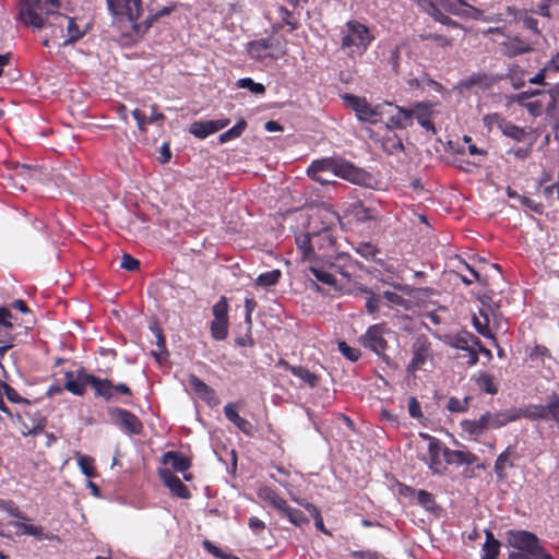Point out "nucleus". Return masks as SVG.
I'll return each mask as SVG.
<instances>
[{
    "label": "nucleus",
    "mask_w": 559,
    "mask_h": 559,
    "mask_svg": "<svg viewBox=\"0 0 559 559\" xmlns=\"http://www.w3.org/2000/svg\"><path fill=\"white\" fill-rule=\"evenodd\" d=\"M507 543L514 549L509 552V559H554L531 532L510 530L507 532Z\"/></svg>",
    "instance_id": "nucleus-1"
},
{
    "label": "nucleus",
    "mask_w": 559,
    "mask_h": 559,
    "mask_svg": "<svg viewBox=\"0 0 559 559\" xmlns=\"http://www.w3.org/2000/svg\"><path fill=\"white\" fill-rule=\"evenodd\" d=\"M59 8V0H21L19 16L25 25L43 28L53 22Z\"/></svg>",
    "instance_id": "nucleus-2"
},
{
    "label": "nucleus",
    "mask_w": 559,
    "mask_h": 559,
    "mask_svg": "<svg viewBox=\"0 0 559 559\" xmlns=\"http://www.w3.org/2000/svg\"><path fill=\"white\" fill-rule=\"evenodd\" d=\"M311 173L336 174L337 177L358 185L365 182L367 178L366 171L340 157L313 160L307 169V174Z\"/></svg>",
    "instance_id": "nucleus-3"
},
{
    "label": "nucleus",
    "mask_w": 559,
    "mask_h": 559,
    "mask_svg": "<svg viewBox=\"0 0 559 559\" xmlns=\"http://www.w3.org/2000/svg\"><path fill=\"white\" fill-rule=\"evenodd\" d=\"M372 40L373 36L367 26L357 21H349L343 31L341 46L349 57L361 56Z\"/></svg>",
    "instance_id": "nucleus-4"
},
{
    "label": "nucleus",
    "mask_w": 559,
    "mask_h": 559,
    "mask_svg": "<svg viewBox=\"0 0 559 559\" xmlns=\"http://www.w3.org/2000/svg\"><path fill=\"white\" fill-rule=\"evenodd\" d=\"M345 105L355 111L359 121L376 124L380 121L385 106H391V103H384L372 106L366 98L353 94H345L343 96Z\"/></svg>",
    "instance_id": "nucleus-5"
},
{
    "label": "nucleus",
    "mask_w": 559,
    "mask_h": 559,
    "mask_svg": "<svg viewBox=\"0 0 559 559\" xmlns=\"http://www.w3.org/2000/svg\"><path fill=\"white\" fill-rule=\"evenodd\" d=\"M108 10L119 20L123 19L130 25L132 33V24L136 23L142 12L141 0H106Z\"/></svg>",
    "instance_id": "nucleus-6"
},
{
    "label": "nucleus",
    "mask_w": 559,
    "mask_h": 559,
    "mask_svg": "<svg viewBox=\"0 0 559 559\" xmlns=\"http://www.w3.org/2000/svg\"><path fill=\"white\" fill-rule=\"evenodd\" d=\"M389 332L385 324H373L369 326L366 333L360 337V342L365 348L376 353L378 356L384 355L388 348V342L384 338Z\"/></svg>",
    "instance_id": "nucleus-7"
},
{
    "label": "nucleus",
    "mask_w": 559,
    "mask_h": 559,
    "mask_svg": "<svg viewBox=\"0 0 559 559\" xmlns=\"http://www.w3.org/2000/svg\"><path fill=\"white\" fill-rule=\"evenodd\" d=\"M107 413L111 421L122 430L132 435H140L142 432L143 425L141 420L131 412L119 407H109Z\"/></svg>",
    "instance_id": "nucleus-8"
},
{
    "label": "nucleus",
    "mask_w": 559,
    "mask_h": 559,
    "mask_svg": "<svg viewBox=\"0 0 559 559\" xmlns=\"http://www.w3.org/2000/svg\"><path fill=\"white\" fill-rule=\"evenodd\" d=\"M49 26L59 28L61 37H64L63 46L79 40L84 35V32L79 29L74 19L60 13L53 15V22H50Z\"/></svg>",
    "instance_id": "nucleus-9"
},
{
    "label": "nucleus",
    "mask_w": 559,
    "mask_h": 559,
    "mask_svg": "<svg viewBox=\"0 0 559 559\" xmlns=\"http://www.w3.org/2000/svg\"><path fill=\"white\" fill-rule=\"evenodd\" d=\"M447 10L457 16L468 17L473 20H481L485 22L496 21L492 17H485L481 10L469 5L465 0L450 1L445 5Z\"/></svg>",
    "instance_id": "nucleus-10"
},
{
    "label": "nucleus",
    "mask_w": 559,
    "mask_h": 559,
    "mask_svg": "<svg viewBox=\"0 0 559 559\" xmlns=\"http://www.w3.org/2000/svg\"><path fill=\"white\" fill-rule=\"evenodd\" d=\"M230 123L229 119L200 120L190 124L189 132L198 139H205Z\"/></svg>",
    "instance_id": "nucleus-11"
},
{
    "label": "nucleus",
    "mask_w": 559,
    "mask_h": 559,
    "mask_svg": "<svg viewBox=\"0 0 559 559\" xmlns=\"http://www.w3.org/2000/svg\"><path fill=\"white\" fill-rule=\"evenodd\" d=\"M176 9V5H165L160 9H158L155 13L147 16L142 23H133L132 24V33L131 32H124L123 35L129 38L139 37L142 36L152 25L153 23L162 16L169 15L171 12H174Z\"/></svg>",
    "instance_id": "nucleus-12"
},
{
    "label": "nucleus",
    "mask_w": 559,
    "mask_h": 559,
    "mask_svg": "<svg viewBox=\"0 0 559 559\" xmlns=\"http://www.w3.org/2000/svg\"><path fill=\"white\" fill-rule=\"evenodd\" d=\"M159 477L163 484L169 488V490L178 498L188 499L190 498V491L188 487L177 477L170 469L160 468Z\"/></svg>",
    "instance_id": "nucleus-13"
},
{
    "label": "nucleus",
    "mask_w": 559,
    "mask_h": 559,
    "mask_svg": "<svg viewBox=\"0 0 559 559\" xmlns=\"http://www.w3.org/2000/svg\"><path fill=\"white\" fill-rule=\"evenodd\" d=\"M189 385L192 391L204 402H206L210 406H216L219 403V400L215 393V391L207 385L204 381L198 378L194 374L189 377Z\"/></svg>",
    "instance_id": "nucleus-14"
},
{
    "label": "nucleus",
    "mask_w": 559,
    "mask_h": 559,
    "mask_svg": "<svg viewBox=\"0 0 559 559\" xmlns=\"http://www.w3.org/2000/svg\"><path fill=\"white\" fill-rule=\"evenodd\" d=\"M25 415L31 420V424H27L23 420L21 415H16V420L22 425V435L23 436H37L39 435L47 425V419L38 412L32 414L26 412Z\"/></svg>",
    "instance_id": "nucleus-15"
},
{
    "label": "nucleus",
    "mask_w": 559,
    "mask_h": 559,
    "mask_svg": "<svg viewBox=\"0 0 559 559\" xmlns=\"http://www.w3.org/2000/svg\"><path fill=\"white\" fill-rule=\"evenodd\" d=\"M486 420L489 429H498L508 423L514 421L521 417V411L518 408H510L496 413H485Z\"/></svg>",
    "instance_id": "nucleus-16"
},
{
    "label": "nucleus",
    "mask_w": 559,
    "mask_h": 559,
    "mask_svg": "<svg viewBox=\"0 0 559 559\" xmlns=\"http://www.w3.org/2000/svg\"><path fill=\"white\" fill-rule=\"evenodd\" d=\"M238 403H227L224 406V414L226 418L233 423L240 431H242L245 435L250 436L253 432V426L252 424L247 420L246 418L241 417L238 414Z\"/></svg>",
    "instance_id": "nucleus-17"
},
{
    "label": "nucleus",
    "mask_w": 559,
    "mask_h": 559,
    "mask_svg": "<svg viewBox=\"0 0 559 559\" xmlns=\"http://www.w3.org/2000/svg\"><path fill=\"white\" fill-rule=\"evenodd\" d=\"M442 455L449 465H472L477 462L478 457L469 451L451 450L443 448Z\"/></svg>",
    "instance_id": "nucleus-18"
},
{
    "label": "nucleus",
    "mask_w": 559,
    "mask_h": 559,
    "mask_svg": "<svg viewBox=\"0 0 559 559\" xmlns=\"http://www.w3.org/2000/svg\"><path fill=\"white\" fill-rule=\"evenodd\" d=\"M92 374L85 373L83 370L78 372L74 377L72 371L64 373V388L74 395L82 396L85 392V386L88 385L87 377Z\"/></svg>",
    "instance_id": "nucleus-19"
},
{
    "label": "nucleus",
    "mask_w": 559,
    "mask_h": 559,
    "mask_svg": "<svg viewBox=\"0 0 559 559\" xmlns=\"http://www.w3.org/2000/svg\"><path fill=\"white\" fill-rule=\"evenodd\" d=\"M535 41L524 40L518 36L508 37V40L502 43L503 53L508 57L528 52L533 49Z\"/></svg>",
    "instance_id": "nucleus-20"
},
{
    "label": "nucleus",
    "mask_w": 559,
    "mask_h": 559,
    "mask_svg": "<svg viewBox=\"0 0 559 559\" xmlns=\"http://www.w3.org/2000/svg\"><path fill=\"white\" fill-rule=\"evenodd\" d=\"M551 405L552 393L547 396L546 404L531 405L525 412H521V416L530 420H549Z\"/></svg>",
    "instance_id": "nucleus-21"
},
{
    "label": "nucleus",
    "mask_w": 559,
    "mask_h": 559,
    "mask_svg": "<svg viewBox=\"0 0 559 559\" xmlns=\"http://www.w3.org/2000/svg\"><path fill=\"white\" fill-rule=\"evenodd\" d=\"M420 437L429 441L428 444V453L430 459L429 467L432 469L435 474H442V472L439 469V466L441 465L440 454L443 451V448H441V443L439 440L430 437L427 433H420Z\"/></svg>",
    "instance_id": "nucleus-22"
},
{
    "label": "nucleus",
    "mask_w": 559,
    "mask_h": 559,
    "mask_svg": "<svg viewBox=\"0 0 559 559\" xmlns=\"http://www.w3.org/2000/svg\"><path fill=\"white\" fill-rule=\"evenodd\" d=\"M550 102L546 106V115L552 122V130H559V84H556L549 91Z\"/></svg>",
    "instance_id": "nucleus-23"
},
{
    "label": "nucleus",
    "mask_w": 559,
    "mask_h": 559,
    "mask_svg": "<svg viewBox=\"0 0 559 559\" xmlns=\"http://www.w3.org/2000/svg\"><path fill=\"white\" fill-rule=\"evenodd\" d=\"M88 385L95 391V396L109 401L114 396V384L108 379H99L95 376L87 377Z\"/></svg>",
    "instance_id": "nucleus-24"
},
{
    "label": "nucleus",
    "mask_w": 559,
    "mask_h": 559,
    "mask_svg": "<svg viewBox=\"0 0 559 559\" xmlns=\"http://www.w3.org/2000/svg\"><path fill=\"white\" fill-rule=\"evenodd\" d=\"M401 492L405 496H416L417 503L429 512H433L438 508L433 496L426 490L416 491L411 487H405Z\"/></svg>",
    "instance_id": "nucleus-25"
},
{
    "label": "nucleus",
    "mask_w": 559,
    "mask_h": 559,
    "mask_svg": "<svg viewBox=\"0 0 559 559\" xmlns=\"http://www.w3.org/2000/svg\"><path fill=\"white\" fill-rule=\"evenodd\" d=\"M273 48V44L270 39H259L249 43L248 53L251 58L257 60H263L271 56L270 50Z\"/></svg>",
    "instance_id": "nucleus-26"
},
{
    "label": "nucleus",
    "mask_w": 559,
    "mask_h": 559,
    "mask_svg": "<svg viewBox=\"0 0 559 559\" xmlns=\"http://www.w3.org/2000/svg\"><path fill=\"white\" fill-rule=\"evenodd\" d=\"M258 496L262 500H264L265 502L271 504L273 508H275L281 514L283 513V511L285 510V508L288 504L287 501L284 498L280 497L275 492V490H273L270 487H262L259 490Z\"/></svg>",
    "instance_id": "nucleus-27"
},
{
    "label": "nucleus",
    "mask_w": 559,
    "mask_h": 559,
    "mask_svg": "<svg viewBox=\"0 0 559 559\" xmlns=\"http://www.w3.org/2000/svg\"><path fill=\"white\" fill-rule=\"evenodd\" d=\"M495 82L496 80L493 79V76L479 72L473 73L472 75L467 76L464 81H462V86L465 88L478 86L485 91L492 86Z\"/></svg>",
    "instance_id": "nucleus-28"
},
{
    "label": "nucleus",
    "mask_w": 559,
    "mask_h": 559,
    "mask_svg": "<svg viewBox=\"0 0 559 559\" xmlns=\"http://www.w3.org/2000/svg\"><path fill=\"white\" fill-rule=\"evenodd\" d=\"M164 464H170L177 472H185L190 467V461L179 452L169 451L163 455Z\"/></svg>",
    "instance_id": "nucleus-29"
},
{
    "label": "nucleus",
    "mask_w": 559,
    "mask_h": 559,
    "mask_svg": "<svg viewBox=\"0 0 559 559\" xmlns=\"http://www.w3.org/2000/svg\"><path fill=\"white\" fill-rule=\"evenodd\" d=\"M477 386L487 394L498 393V386L493 382V377L487 372H478L473 377Z\"/></svg>",
    "instance_id": "nucleus-30"
},
{
    "label": "nucleus",
    "mask_w": 559,
    "mask_h": 559,
    "mask_svg": "<svg viewBox=\"0 0 559 559\" xmlns=\"http://www.w3.org/2000/svg\"><path fill=\"white\" fill-rule=\"evenodd\" d=\"M499 130L503 133V135H506L510 139H513L518 142L524 141L525 136H526L525 129H523L519 126H515L514 123L507 121L506 119H503V121H501V126H500Z\"/></svg>",
    "instance_id": "nucleus-31"
},
{
    "label": "nucleus",
    "mask_w": 559,
    "mask_h": 559,
    "mask_svg": "<svg viewBox=\"0 0 559 559\" xmlns=\"http://www.w3.org/2000/svg\"><path fill=\"white\" fill-rule=\"evenodd\" d=\"M314 238L310 234H300L296 236V243L302 253L304 259H311L314 257Z\"/></svg>",
    "instance_id": "nucleus-32"
},
{
    "label": "nucleus",
    "mask_w": 559,
    "mask_h": 559,
    "mask_svg": "<svg viewBox=\"0 0 559 559\" xmlns=\"http://www.w3.org/2000/svg\"><path fill=\"white\" fill-rule=\"evenodd\" d=\"M381 146L390 155L404 151L402 139L395 133L384 136L381 140Z\"/></svg>",
    "instance_id": "nucleus-33"
},
{
    "label": "nucleus",
    "mask_w": 559,
    "mask_h": 559,
    "mask_svg": "<svg viewBox=\"0 0 559 559\" xmlns=\"http://www.w3.org/2000/svg\"><path fill=\"white\" fill-rule=\"evenodd\" d=\"M425 108H426V103L425 102H417V103L413 104L411 108L395 106V109L397 110L399 116L402 118V121L404 123H406V128L408 126L413 124V119H414L415 114L417 112V110L418 109H425Z\"/></svg>",
    "instance_id": "nucleus-34"
},
{
    "label": "nucleus",
    "mask_w": 559,
    "mask_h": 559,
    "mask_svg": "<svg viewBox=\"0 0 559 559\" xmlns=\"http://www.w3.org/2000/svg\"><path fill=\"white\" fill-rule=\"evenodd\" d=\"M311 274L321 283L326 284L331 287H337V280L334 274L326 271L322 266L311 265L309 266Z\"/></svg>",
    "instance_id": "nucleus-35"
},
{
    "label": "nucleus",
    "mask_w": 559,
    "mask_h": 559,
    "mask_svg": "<svg viewBox=\"0 0 559 559\" xmlns=\"http://www.w3.org/2000/svg\"><path fill=\"white\" fill-rule=\"evenodd\" d=\"M462 427L471 435H480L485 430L489 429L485 414H483L477 420H464L462 423Z\"/></svg>",
    "instance_id": "nucleus-36"
},
{
    "label": "nucleus",
    "mask_w": 559,
    "mask_h": 559,
    "mask_svg": "<svg viewBox=\"0 0 559 559\" xmlns=\"http://www.w3.org/2000/svg\"><path fill=\"white\" fill-rule=\"evenodd\" d=\"M510 448H508L507 450L499 454L495 462V473L499 479H503L506 477V468L508 466H513L512 462H510Z\"/></svg>",
    "instance_id": "nucleus-37"
},
{
    "label": "nucleus",
    "mask_w": 559,
    "mask_h": 559,
    "mask_svg": "<svg viewBox=\"0 0 559 559\" xmlns=\"http://www.w3.org/2000/svg\"><path fill=\"white\" fill-rule=\"evenodd\" d=\"M247 127L245 119H240L233 128L219 134L218 140L221 143H226L239 138Z\"/></svg>",
    "instance_id": "nucleus-38"
},
{
    "label": "nucleus",
    "mask_w": 559,
    "mask_h": 559,
    "mask_svg": "<svg viewBox=\"0 0 559 559\" xmlns=\"http://www.w3.org/2000/svg\"><path fill=\"white\" fill-rule=\"evenodd\" d=\"M283 516L287 518L290 523L294 525L301 527L305 524L309 523V520L306 518V515L302 513V511L298 509H294L287 504L285 510L282 513Z\"/></svg>",
    "instance_id": "nucleus-39"
},
{
    "label": "nucleus",
    "mask_w": 559,
    "mask_h": 559,
    "mask_svg": "<svg viewBox=\"0 0 559 559\" xmlns=\"http://www.w3.org/2000/svg\"><path fill=\"white\" fill-rule=\"evenodd\" d=\"M292 373L307 383L310 388L318 385L319 377L313 372H310L307 368L298 366L296 369H292Z\"/></svg>",
    "instance_id": "nucleus-40"
},
{
    "label": "nucleus",
    "mask_w": 559,
    "mask_h": 559,
    "mask_svg": "<svg viewBox=\"0 0 559 559\" xmlns=\"http://www.w3.org/2000/svg\"><path fill=\"white\" fill-rule=\"evenodd\" d=\"M282 276V272L277 269L262 273L257 278V285L261 287H270L275 285Z\"/></svg>",
    "instance_id": "nucleus-41"
},
{
    "label": "nucleus",
    "mask_w": 559,
    "mask_h": 559,
    "mask_svg": "<svg viewBox=\"0 0 559 559\" xmlns=\"http://www.w3.org/2000/svg\"><path fill=\"white\" fill-rule=\"evenodd\" d=\"M212 336L217 341H223L228 334V320H213L211 322Z\"/></svg>",
    "instance_id": "nucleus-42"
},
{
    "label": "nucleus",
    "mask_w": 559,
    "mask_h": 559,
    "mask_svg": "<svg viewBox=\"0 0 559 559\" xmlns=\"http://www.w3.org/2000/svg\"><path fill=\"white\" fill-rule=\"evenodd\" d=\"M507 78L515 90L522 88L525 85L524 71L519 66H512Z\"/></svg>",
    "instance_id": "nucleus-43"
},
{
    "label": "nucleus",
    "mask_w": 559,
    "mask_h": 559,
    "mask_svg": "<svg viewBox=\"0 0 559 559\" xmlns=\"http://www.w3.org/2000/svg\"><path fill=\"white\" fill-rule=\"evenodd\" d=\"M427 357L428 347H426L424 344H420L418 347L415 348L408 368H412L413 370L419 369L425 364Z\"/></svg>",
    "instance_id": "nucleus-44"
},
{
    "label": "nucleus",
    "mask_w": 559,
    "mask_h": 559,
    "mask_svg": "<svg viewBox=\"0 0 559 559\" xmlns=\"http://www.w3.org/2000/svg\"><path fill=\"white\" fill-rule=\"evenodd\" d=\"M236 86L238 88H246V90H249L251 93L255 94V95H262L265 93V86L261 83H257L254 82L252 79L250 78H243V79H239L237 82H236Z\"/></svg>",
    "instance_id": "nucleus-45"
},
{
    "label": "nucleus",
    "mask_w": 559,
    "mask_h": 559,
    "mask_svg": "<svg viewBox=\"0 0 559 559\" xmlns=\"http://www.w3.org/2000/svg\"><path fill=\"white\" fill-rule=\"evenodd\" d=\"M429 115H430V105L426 103V108L418 109L417 112L415 114L414 118H416V120L420 127H423L426 130H431L435 132V126L431 122V120L429 119Z\"/></svg>",
    "instance_id": "nucleus-46"
},
{
    "label": "nucleus",
    "mask_w": 559,
    "mask_h": 559,
    "mask_svg": "<svg viewBox=\"0 0 559 559\" xmlns=\"http://www.w3.org/2000/svg\"><path fill=\"white\" fill-rule=\"evenodd\" d=\"M447 343L449 346L464 352L469 350L471 347V344L467 342V332L449 336Z\"/></svg>",
    "instance_id": "nucleus-47"
},
{
    "label": "nucleus",
    "mask_w": 559,
    "mask_h": 559,
    "mask_svg": "<svg viewBox=\"0 0 559 559\" xmlns=\"http://www.w3.org/2000/svg\"><path fill=\"white\" fill-rule=\"evenodd\" d=\"M78 465L81 472L88 478H92L96 475L93 459L87 455H80L78 459Z\"/></svg>",
    "instance_id": "nucleus-48"
},
{
    "label": "nucleus",
    "mask_w": 559,
    "mask_h": 559,
    "mask_svg": "<svg viewBox=\"0 0 559 559\" xmlns=\"http://www.w3.org/2000/svg\"><path fill=\"white\" fill-rule=\"evenodd\" d=\"M0 392L7 396V399L10 401V402H13V403H21V402H25V403H28L27 400L23 399L16 391L15 389H13L11 385H9L8 383L3 382V381H0Z\"/></svg>",
    "instance_id": "nucleus-49"
},
{
    "label": "nucleus",
    "mask_w": 559,
    "mask_h": 559,
    "mask_svg": "<svg viewBox=\"0 0 559 559\" xmlns=\"http://www.w3.org/2000/svg\"><path fill=\"white\" fill-rule=\"evenodd\" d=\"M228 304L225 297H222L214 306H213V316L214 320H228Z\"/></svg>",
    "instance_id": "nucleus-50"
},
{
    "label": "nucleus",
    "mask_w": 559,
    "mask_h": 559,
    "mask_svg": "<svg viewBox=\"0 0 559 559\" xmlns=\"http://www.w3.org/2000/svg\"><path fill=\"white\" fill-rule=\"evenodd\" d=\"M355 216L360 222L374 221L377 218L374 210L367 207L362 204L356 206Z\"/></svg>",
    "instance_id": "nucleus-51"
},
{
    "label": "nucleus",
    "mask_w": 559,
    "mask_h": 559,
    "mask_svg": "<svg viewBox=\"0 0 559 559\" xmlns=\"http://www.w3.org/2000/svg\"><path fill=\"white\" fill-rule=\"evenodd\" d=\"M419 37L421 40H433L441 48L452 46V40L443 35H440V34L428 33V34H421V35H419Z\"/></svg>",
    "instance_id": "nucleus-52"
},
{
    "label": "nucleus",
    "mask_w": 559,
    "mask_h": 559,
    "mask_svg": "<svg viewBox=\"0 0 559 559\" xmlns=\"http://www.w3.org/2000/svg\"><path fill=\"white\" fill-rule=\"evenodd\" d=\"M316 243L322 248V247H333L334 246V238L330 230L323 229L322 231L313 235Z\"/></svg>",
    "instance_id": "nucleus-53"
},
{
    "label": "nucleus",
    "mask_w": 559,
    "mask_h": 559,
    "mask_svg": "<svg viewBox=\"0 0 559 559\" xmlns=\"http://www.w3.org/2000/svg\"><path fill=\"white\" fill-rule=\"evenodd\" d=\"M340 352L350 361H357L361 355L358 348L350 347L346 342L338 343Z\"/></svg>",
    "instance_id": "nucleus-54"
},
{
    "label": "nucleus",
    "mask_w": 559,
    "mask_h": 559,
    "mask_svg": "<svg viewBox=\"0 0 559 559\" xmlns=\"http://www.w3.org/2000/svg\"><path fill=\"white\" fill-rule=\"evenodd\" d=\"M11 319H12L11 311L5 307H0V337L5 336V333H4L5 329L12 328V323L10 321Z\"/></svg>",
    "instance_id": "nucleus-55"
},
{
    "label": "nucleus",
    "mask_w": 559,
    "mask_h": 559,
    "mask_svg": "<svg viewBox=\"0 0 559 559\" xmlns=\"http://www.w3.org/2000/svg\"><path fill=\"white\" fill-rule=\"evenodd\" d=\"M467 406H468V397H465L463 400H459L456 397H450L448 401L447 408L453 413H462L467 409Z\"/></svg>",
    "instance_id": "nucleus-56"
},
{
    "label": "nucleus",
    "mask_w": 559,
    "mask_h": 559,
    "mask_svg": "<svg viewBox=\"0 0 559 559\" xmlns=\"http://www.w3.org/2000/svg\"><path fill=\"white\" fill-rule=\"evenodd\" d=\"M356 251L366 259H373L379 252L376 246H373L370 242L359 243L358 247L356 248Z\"/></svg>",
    "instance_id": "nucleus-57"
},
{
    "label": "nucleus",
    "mask_w": 559,
    "mask_h": 559,
    "mask_svg": "<svg viewBox=\"0 0 559 559\" xmlns=\"http://www.w3.org/2000/svg\"><path fill=\"white\" fill-rule=\"evenodd\" d=\"M473 324H474V328L475 330L480 334L483 335L484 337H487V338H490L492 340L493 342H496V338L493 336V334L490 332L488 325H489V321L487 322H481L479 321L476 317L473 318Z\"/></svg>",
    "instance_id": "nucleus-58"
},
{
    "label": "nucleus",
    "mask_w": 559,
    "mask_h": 559,
    "mask_svg": "<svg viewBox=\"0 0 559 559\" xmlns=\"http://www.w3.org/2000/svg\"><path fill=\"white\" fill-rule=\"evenodd\" d=\"M500 549V542H495L493 544H484L483 545V557L481 559H497Z\"/></svg>",
    "instance_id": "nucleus-59"
},
{
    "label": "nucleus",
    "mask_w": 559,
    "mask_h": 559,
    "mask_svg": "<svg viewBox=\"0 0 559 559\" xmlns=\"http://www.w3.org/2000/svg\"><path fill=\"white\" fill-rule=\"evenodd\" d=\"M539 94H542V92L539 90L530 88L527 91H523V92L516 94L515 96H513L512 100L514 103H518L519 105H523V104L527 103L526 102L527 99L535 97Z\"/></svg>",
    "instance_id": "nucleus-60"
},
{
    "label": "nucleus",
    "mask_w": 559,
    "mask_h": 559,
    "mask_svg": "<svg viewBox=\"0 0 559 559\" xmlns=\"http://www.w3.org/2000/svg\"><path fill=\"white\" fill-rule=\"evenodd\" d=\"M120 266L127 271H135L139 269L140 266V262L139 260H136L135 258H133L132 255L128 254V253H124L122 257H121V263H120Z\"/></svg>",
    "instance_id": "nucleus-61"
},
{
    "label": "nucleus",
    "mask_w": 559,
    "mask_h": 559,
    "mask_svg": "<svg viewBox=\"0 0 559 559\" xmlns=\"http://www.w3.org/2000/svg\"><path fill=\"white\" fill-rule=\"evenodd\" d=\"M400 60H401V51H400L399 47H395L394 49L391 50L389 59H388V64L391 67L392 71L394 73L399 72Z\"/></svg>",
    "instance_id": "nucleus-62"
},
{
    "label": "nucleus",
    "mask_w": 559,
    "mask_h": 559,
    "mask_svg": "<svg viewBox=\"0 0 559 559\" xmlns=\"http://www.w3.org/2000/svg\"><path fill=\"white\" fill-rule=\"evenodd\" d=\"M369 296L366 301V308L369 313H376L380 308V298L372 292H368Z\"/></svg>",
    "instance_id": "nucleus-63"
},
{
    "label": "nucleus",
    "mask_w": 559,
    "mask_h": 559,
    "mask_svg": "<svg viewBox=\"0 0 559 559\" xmlns=\"http://www.w3.org/2000/svg\"><path fill=\"white\" fill-rule=\"evenodd\" d=\"M549 419L555 421L559 429V394L552 392V405L550 409Z\"/></svg>",
    "instance_id": "nucleus-64"
}]
</instances>
